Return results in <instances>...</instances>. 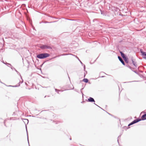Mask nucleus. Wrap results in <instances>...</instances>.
Instances as JSON below:
<instances>
[{
  "instance_id": "nucleus-1",
  "label": "nucleus",
  "mask_w": 146,
  "mask_h": 146,
  "mask_svg": "<svg viewBox=\"0 0 146 146\" xmlns=\"http://www.w3.org/2000/svg\"><path fill=\"white\" fill-rule=\"evenodd\" d=\"M50 55L47 53H43L37 55L36 57L40 59H42L49 57Z\"/></svg>"
},
{
  "instance_id": "nucleus-2",
  "label": "nucleus",
  "mask_w": 146,
  "mask_h": 146,
  "mask_svg": "<svg viewBox=\"0 0 146 146\" xmlns=\"http://www.w3.org/2000/svg\"><path fill=\"white\" fill-rule=\"evenodd\" d=\"M120 53L121 54V55L123 58L124 59V60L125 61V62L128 63L129 61L128 58L127 56L121 51H120Z\"/></svg>"
},
{
  "instance_id": "nucleus-3",
  "label": "nucleus",
  "mask_w": 146,
  "mask_h": 146,
  "mask_svg": "<svg viewBox=\"0 0 146 146\" xmlns=\"http://www.w3.org/2000/svg\"><path fill=\"white\" fill-rule=\"evenodd\" d=\"M40 48L42 49H52V47L51 46L48 45H42L40 46Z\"/></svg>"
},
{
  "instance_id": "nucleus-4",
  "label": "nucleus",
  "mask_w": 146,
  "mask_h": 146,
  "mask_svg": "<svg viewBox=\"0 0 146 146\" xmlns=\"http://www.w3.org/2000/svg\"><path fill=\"white\" fill-rule=\"evenodd\" d=\"M141 119L140 118H139L137 119H136L134 120V121H132V122H131V123H130L128 125V126H130L134 123H136L138 122H139L140 121H141Z\"/></svg>"
},
{
  "instance_id": "nucleus-5",
  "label": "nucleus",
  "mask_w": 146,
  "mask_h": 146,
  "mask_svg": "<svg viewBox=\"0 0 146 146\" xmlns=\"http://www.w3.org/2000/svg\"><path fill=\"white\" fill-rule=\"evenodd\" d=\"M131 61L134 66H135L136 67H137V64L136 62L135 61V60L133 59L132 58Z\"/></svg>"
},
{
  "instance_id": "nucleus-6",
  "label": "nucleus",
  "mask_w": 146,
  "mask_h": 146,
  "mask_svg": "<svg viewBox=\"0 0 146 146\" xmlns=\"http://www.w3.org/2000/svg\"><path fill=\"white\" fill-rule=\"evenodd\" d=\"M118 58L119 60L121 62L122 64L124 65H125V63L123 60L122 58L120 56H118Z\"/></svg>"
},
{
  "instance_id": "nucleus-7",
  "label": "nucleus",
  "mask_w": 146,
  "mask_h": 146,
  "mask_svg": "<svg viewBox=\"0 0 146 146\" xmlns=\"http://www.w3.org/2000/svg\"><path fill=\"white\" fill-rule=\"evenodd\" d=\"M141 52V53L142 54V55L143 56H145L143 57V58L144 59H146V52L142 51L141 50H140Z\"/></svg>"
},
{
  "instance_id": "nucleus-8",
  "label": "nucleus",
  "mask_w": 146,
  "mask_h": 146,
  "mask_svg": "<svg viewBox=\"0 0 146 146\" xmlns=\"http://www.w3.org/2000/svg\"><path fill=\"white\" fill-rule=\"evenodd\" d=\"M88 101L90 102H95L94 99L92 97H90L88 99Z\"/></svg>"
},
{
  "instance_id": "nucleus-9",
  "label": "nucleus",
  "mask_w": 146,
  "mask_h": 146,
  "mask_svg": "<svg viewBox=\"0 0 146 146\" xmlns=\"http://www.w3.org/2000/svg\"><path fill=\"white\" fill-rule=\"evenodd\" d=\"M5 64L7 65V66L9 67H11V69L13 70V67L12 66V65L11 64L9 63H7V62H6Z\"/></svg>"
},
{
  "instance_id": "nucleus-10",
  "label": "nucleus",
  "mask_w": 146,
  "mask_h": 146,
  "mask_svg": "<svg viewBox=\"0 0 146 146\" xmlns=\"http://www.w3.org/2000/svg\"><path fill=\"white\" fill-rule=\"evenodd\" d=\"M13 69H15V70L17 72V74L19 75L20 76V77H21V79L22 80L21 81V83H22L23 82V79H22V77H21V74L18 71H17L15 68H13Z\"/></svg>"
},
{
  "instance_id": "nucleus-11",
  "label": "nucleus",
  "mask_w": 146,
  "mask_h": 146,
  "mask_svg": "<svg viewBox=\"0 0 146 146\" xmlns=\"http://www.w3.org/2000/svg\"><path fill=\"white\" fill-rule=\"evenodd\" d=\"M141 120H145L146 119V115L145 114L143 115L141 117Z\"/></svg>"
},
{
  "instance_id": "nucleus-12",
  "label": "nucleus",
  "mask_w": 146,
  "mask_h": 146,
  "mask_svg": "<svg viewBox=\"0 0 146 146\" xmlns=\"http://www.w3.org/2000/svg\"><path fill=\"white\" fill-rule=\"evenodd\" d=\"M21 82L20 81V82L19 83V85H16L14 86L9 85V86H12L13 87H17L19 86H20V83H21Z\"/></svg>"
},
{
  "instance_id": "nucleus-13",
  "label": "nucleus",
  "mask_w": 146,
  "mask_h": 146,
  "mask_svg": "<svg viewBox=\"0 0 146 146\" xmlns=\"http://www.w3.org/2000/svg\"><path fill=\"white\" fill-rule=\"evenodd\" d=\"M78 59L79 61H80L81 64H82V65H83L84 66V71H85V68H86L85 65L84 64H83V63L78 58Z\"/></svg>"
},
{
  "instance_id": "nucleus-14",
  "label": "nucleus",
  "mask_w": 146,
  "mask_h": 146,
  "mask_svg": "<svg viewBox=\"0 0 146 146\" xmlns=\"http://www.w3.org/2000/svg\"><path fill=\"white\" fill-rule=\"evenodd\" d=\"M83 81L84 82H86V83H87V82H88V79H87V78H84V79L83 80Z\"/></svg>"
},
{
  "instance_id": "nucleus-15",
  "label": "nucleus",
  "mask_w": 146,
  "mask_h": 146,
  "mask_svg": "<svg viewBox=\"0 0 146 146\" xmlns=\"http://www.w3.org/2000/svg\"><path fill=\"white\" fill-rule=\"evenodd\" d=\"M26 131H27V132L28 143L29 144V139H28V133H27V127L26 125Z\"/></svg>"
},
{
  "instance_id": "nucleus-16",
  "label": "nucleus",
  "mask_w": 146,
  "mask_h": 146,
  "mask_svg": "<svg viewBox=\"0 0 146 146\" xmlns=\"http://www.w3.org/2000/svg\"><path fill=\"white\" fill-rule=\"evenodd\" d=\"M55 91L56 92H57L58 94H59V91H60V90H58L57 89H55Z\"/></svg>"
},
{
  "instance_id": "nucleus-17",
  "label": "nucleus",
  "mask_w": 146,
  "mask_h": 146,
  "mask_svg": "<svg viewBox=\"0 0 146 146\" xmlns=\"http://www.w3.org/2000/svg\"><path fill=\"white\" fill-rule=\"evenodd\" d=\"M126 66L132 70V68L129 65H126Z\"/></svg>"
},
{
  "instance_id": "nucleus-18",
  "label": "nucleus",
  "mask_w": 146,
  "mask_h": 146,
  "mask_svg": "<svg viewBox=\"0 0 146 146\" xmlns=\"http://www.w3.org/2000/svg\"><path fill=\"white\" fill-rule=\"evenodd\" d=\"M87 73V71H86V72L84 73V77H85V76H86V74Z\"/></svg>"
},
{
  "instance_id": "nucleus-19",
  "label": "nucleus",
  "mask_w": 146,
  "mask_h": 146,
  "mask_svg": "<svg viewBox=\"0 0 146 146\" xmlns=\"http://www.w3.org/2000/svg\"><path fill=\"white\" fill-rule=\"evenodd\" d=\"M25 120H26V121H27L28 122V119H24Z\"/></svg>"
},
{
  "instance_id": "nucleus-20",
  "label": "nucleus",
  "mask_w": 146,
  "mask_h": 146,
  "mask_svg": "<svg viewBox=\"0 0 146 146\" xmlns=\"http://www.w3.org/2000/svg\"><path fill=\"white\" fill-rule=\"evenodd\" d=\"M2 62L3 63H4V64H5L6 63H5L4 61H2Z\"/></svg>"
},
{
  "instance_id": "nucleus-21",
  "label": "nucleus",
  "mask_w": 146,
  "mask_h": 146,
  "mask_svg": "<svg viewBox=\"0 0 146 146\" xmlns=\"http://www.w3.org/2000/svg\"><path fill=\"white\" fill-rule=\"evenodd\" d=\"M49 23V22H47V21H45V22H44V23Z\"/></svg>"
},
{
  "instance_id": "nucleus-22",
  "label": "nucleus",
  "mask_w": 146,
  "mask_h": 146,
  "mask_svg": "<svg viewBox=\"0 0 146 146\" xmlns=\"http://www.w3.org/2000/svg\"><path fill=\"white\" fill-rule=\"evenodd\" d=\"M94 104L96 105L97 106H98L99 107L101 108L100 107H99V106H98L95 103H94Z\"/></svg>"
},
{
  "instance_id": "nucleus-23",
  "label": "nucleus",
  "mask_w": 146,
  "mask_h": 146,
  "mask_svg": "<svg viewBox=\"0 0 146 146\" xmlns=\"http://www.w3.org/2000/svg\"><path fill=\"white\" fill-rule=\"evenodd\" d=\"M0 82L2 83H3L1 82V80H0Z\"/></svg>"
},
{
  "instance_id": "nucleus-24",
  "label": "nucleus",
  "mask_w": 146,
  "mask_h": 146,
  "mask_svg": "<svg viewBox=\"0 0 146 146\" xmlns=\"http://www.w3.org/2000/svg\"><path fill=\"white\" fill-rule=\"evenodd\" d=\"M121 136V135H119L118 137V138H119V137H120Z\"/></svg>"
},
{
  "instance_id": "nucleus-25",
  "label": "nucleus",
  "mask_w": 146,
  "mask_h": 146,
  "mask_svg": "<svg viewBox=\"0 0 146 146\" xmlns=\"http://www.w3.org/2000/svg\"><path fill=\"white\" fill-rule=\"evenodd\" d=\"M134 72H135V73H137L135 71H134Z\"/></svg>"
},
{
  "instance_id": "nucleus-26",
  "label": "nucleus",
  "mask_w": 146,
  "mask_h": 146,
  "mask_svg": "<svg viewBox=\"0 0 146 146\" xmlns=\"http://www.w3.org/2000/svg\"><path fill=\"white\" fill-rule=\"evenodd\" d=\"M138 81H133V82H138Z\"/></svg>"
},
{
  "instance_id": "nucleus-27",
  "label": "nucleus",
  "mask_w": 146,
  "mask_h": 146,
  "mask_svg": "<svg viewBox=\"0 0 146 146\" xmlns=\"http://www.w3.org/2000/svg\"><path fill=\"white\" fill-rule=\"evenodd\" d=\"M108 113V114H109V115H111V114H110V113Z\"/></svg>"
},
{
  "instance_id": "nucleus-28",
  "label": "nucleus",
  "mask_w": 146,
  "mask_h": 146,
  "mask_svg": "<svg viewBox=\"0 0 146 146\" xmlns=\"http://www.w3.org/2000/svg\"><path fill=\"white\" fill-rule=\"evenodd\" d=\"M70 140H71V139H72L71 138H70Z\"/></svg>"
},
{
  "instance_id": "nucleus-29",
  "label": "nucleus",
  "mask_w": 146,
  "mask_h": 146,
  "mask_svg": "<svg viewBox=\"0 0 146 146\" xmlns=\"http://www.w3.org/2000/svg\"><path fill=\"white\" fill-rule=\"evenodd\" d=\"M83 89V88H82V89H81V90H82V89Z\"/></svg>"
},
{
  "instance_id": "nucleus-30",
  "label": "nucleus",
  "mask_w": 146,
  "mask_h": 146,
  "mask_svg": "<svg viewBox=\"0 0 146 146\" xmlns=\"http://www.w3.org/2000/svg\"><path fill=\"white\" fill-rule=\"evenodd\" d=\"M117 141H118V142L119 143V142H118V139H117Z\"/></svg>"
},
{
  "instance_id": "nucleus-31",
  "label": "nucleus",
  "mask_w": 146,
  "mask_h": 146,
  "mask_svg": "<svg viewBox=\"0 0 146 146\" xmlns=\"http://www.w3.org/2000/svg\"><path fill=\"white\" fill-rule=\"evenodd\" d=\"M82 95H83V93L82 92Z\"/></svg>"
},
{
  "instance_id": "nucleus-32",
  "label": "nucleus",
  "mask_w": 146,
  "mask_h": 146,
  "mask_svg": "<svg viewBox=\"0 0 146 146\" xmlns=\"http://www.w3.org/2000/svg\"><path fill=\"white\" fill-rule=\"evenodd\" d=\"M46 97V96H45V97H44V98H45Z\"/></svg>"
},
{
  "instance_id": "nucleus-33",
  "label": "nucleus",
  "mask_w": 146,
  "mask_h": 146,
  "mask_svg": "<svg viewBox=\"0 0 146 146\" xmlns=\"http://www.w3.org/2000/svg\"><path fill=\"white\" fill-rule=\"evenodd\" d=\"M145 72L146 73V72Z\"/></svg>"
}]
</instances>
